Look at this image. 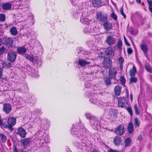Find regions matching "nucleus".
Returning a JSON list of instances; mask_svg holds the SVG:
<instances>
[{"mask_svg": "<svg viewBox=\"0 0 152 152\" xmlns=\"http://www.w3.org/2000/svg\"><path fill=\"white\" fill-rule=\"evenodd\" d=\"M75 0H70V1L73 5H75Z\"/></svg>", "mask_w": 152, "mask_h": 152, "instance_id": "obj_63", "label": "nucleus"}, {"mask_svg": "<svg viewBox=\"0 0 152 152\" xmlns=\"http://www.w3.org/2000/svg\"><path fill=\"white\" fill-rule=\"evenodd\" d=\"M5 49L2 46L0 48V55H1L3 53L5 50Z\"/></svg>", "mask_w": 152, "mask_h": 152, "instance_id": "obj_54", "label": "nucleus"}, {"mask_svg": "<svg viewBox=\"0 0 152 152\" xmlns=\"http://www.w3.org/2000/svg\"><path fill=\"white\" fill-rule=\"evenodd\" d=\"M116 69L115 68H111L109 70L108 76L111 79H115L117 74Z\"/></svg>", "mask_w": 152, "mask_h": 152, "instance_id": "obj_13", "label": "nucleus"}, {"mask_svg": "<svg viewBox=\"0 0 152 152\" xmlns=\"http://www.w3.org/2000/svg\"><path fill=\"white\" fill-rule=\"evenodd\" d=\"M102 25L103 26L104 29L106 31H110L112 29V24L111 23H110L108 20L104 23V24Z\"/></svg>", "mask_w": 152, "mask_h": 152, "instance_id": "obj_15", "label": "nucleus"}, {"mask_svg": "<svg viewBox=\"0 0 152 152\" xmlns=\"http://www.w3.org/2000/svg\"><path fill=\"white\" fill-rule=\"evenodd\" d=\"M15 89L20 92H26L28 91V85L26 83L18 84Z\"/></svg>", "mask_w": 152, "mask_h": 152, "instance_id": "obj_4", "label": "nucleus"}, {"mask_svg": "<svg viewBox=\"0 0 152 152\" xmlns=\"http://www.w3.org/2000/svg\"><path fill=\"white\" fill-rule=\"evenodd\" d=\"M92 100V99H91V101L94 104H96L99 106L102 105L103 106H105L106 105L105 103H104L101 100H98V101H94Z\"/></svg>", "mask_w": 152, "mask_h": 152, "instance_id": "obj_27", "label": "nucleus"}, {"mask_svg": "<svg viewBox=\"0 0 152 152\" xmlns=\"http://www.w3.org/2000/svg\"><path fill=\"white\" fill-rule=\"evenodd\" d=\"M12 43L13 40L10 38L6 39L5 41V43L8 48L12 47Z\"/></svg>", "mask_w": 152, "mask_h": 152, "instance_id": "obj_31", "label": "nucleus"}, {"mask_svg": "<svg viewBox=\"0 0 152 152\" xmlns=\"http://www.w3.org/2000/svg\"><path fill=\"white\" fill-rule=\"evenodd\" d=\"M105 42L108 45L112 46L115 43V39L113 36L108 35L106 37Z\"/></svg>", "mask_w": 152, "mask_h": 152, "instance_id": "obj_8", "label": "nucleus"}, {"mask_svg": "<svg viewBox=\"0 0 152 152\" xmlns=\"http://www.w3.org/2000/svg\"><path fill=\"white\" fill-rule=\"evenodd\" d=\"M82 126H83L84 128H86L83 125H82L80 126V129H79L78 130L77 129L78 128L77 124H74L71 129V133L73 135H77L78 137V135H80V134L81 135H82V134H84V133H85V130H83V129H81L80 127Z\"/></svg>", "mask_w": 152, "mask_h": 152, "instance_id": "obj_2", "label": "nucleus"}, {"mask_svg": "<svg viewBox=\"0 0 152 152\" xmlns=\"http://www.w3.org/2000/svg\"><path fill=\"white\" fill-rule=\"evenodd\" d=\"M121 14L123 16L124 18L125 19L126 18V15L124 13L123 11V9L122 7L120 10Z\"/></svg>", "mask_w": 152, "mask_h": 152, "instance_id": "obj_55", "label": "nucleus"}, {"mask_svg": "<svg viewBox=\"0 0 152 152\" xmlns=\"http://www.w3.org/2000/svg\"><path fill=\"white\" fill-rule=\"evenodd\" d=\"M43 137L42 138H40V142L42 143H47L48 142V140H46L45 138H44V137H45V135H43Z\"/></svg>", "mask_w": 152, "mask_h": 152, "instance_id": "obj_49", "label": "nucleus"}, {"mask_svg": "<svg viewBox=\"0 0 152 152\" xmlns=\"http://www.w3.org/2000/svg\"><path fill=\"white\" fill-rule=\"evenodd\" d=\"M81 129L85 130V133L84 134H82V135L80 134L78 135L79 139L76 141L74 142V144L75 146L78 149H84L87 145V138L86 136L88 134L89 131L86 128H84L83 126H81Z\"/></svg>", "mask_w": 152, "mask_h": 152, "instance_id": "obj_1", "label": "nucleus"}, {"mask_svg": "<svg viewBox=\"0 0 152 152\" xmlns=\"http://www.w3.org/2000/svg\"><path fill=\"white\" fill-rule=\"evenodd\" d=\"M138 81V79L134 76L132 77L129 80V83L131 84L132 83H136Z\"/></svg>", "mask_w": 152, "mask_h": 152, "instance_id": "obj_35", "label": "nucleus"}, {"mask_svg": "<svg viewBox=\"0 0 152 152\" xmlns=\"http://www.w3.org/2000/svg\"><path fill=\"white\" fill-rule=\"evenodd\" d=\"M7 122L8 125L6 124L5 127L10 130H12V127L15 125L16 123V118L12 117H10L7 119Z\"/></svg>", "mask_w": 152, "mask_h": 152, "instance_id": "obj_3", "label": "nucleus"}, {"mask_svg": "<svg viewBox=\"0 0 152 152\" xmlns=\"http://www.w3.org/2000/svg\"><path fill=\"white\" fill-rule=\"evenodd\" d=\"M26 132L25 130L21 128H19L18 129V134L21 137H24L26 136Z\"/></svg>", "mask_w": 152, "mask_h": 152, "instance_id": "obj_23", "label": "nucleus"}, {"mask_svg": "<svg viewBox=\"0 0 152 152\" xmlns=\"http://www.w3.org/2000/svg\"><path fill=\"white\" fill-rule=\"evenodd\" d=\"M77 63L78 64L81 66H85L90 64V62L87 61L81 58L79 59Z\"/></svg>", "mask_w": 152, "mask_h": 152, "instance_id": "obj_20", "label": "nucleus"}, {"mask_svg": "<svg viewBox=\"0 0 152 152\" xmlns=\"http://www.w3.org/2000/svg\"><path fill=\"white\" fill-rule=\"evenodd\" d=\"M118 62L120 64H123L124 61V60L123 57H120L118 59Z\"/></svg>", "mask_w": 152, "mask_h": 152, "instance_id": "obj_56", "label": "nucleus"}, {"mask_svg": "<svg viewBox=\"0 0 152 152\" xmlns=\"http://www.w3.org/2000/svg\"><path fill=\"white\" fill-rule=\"evenodd\" d=\"M13 152H18V150L16 147H15L13 150Z\"/></svg>", "mask_w": 152, "mask_h": 152, "instance_id": "obj_64", "label": "nucleus"}, {"mask_svg": "<svg viewBox=\"0 0 152 152\" xmlns=\"http://www.w3.org/2000/svg\"><path fill=\"white\" fill-rule=\"evenodd\" d=\"M83 31L85 33L93 32V30L91 29V27L89 26L83 29Z\"/></svg>", "mask_w": 152, "mask_h": 152, "instance_id": "obj_40", "label": "nucleus"}, {"mask_svg": "<svg viewBox=\"0 0 152 152\" xmlns=\"http://www.w3.org/2000/svg\"><path fill=\"white\" fill-rule=\"evenodd\" d=\"M96 15L97 20L100 22L101 25L103 24L104 22H106L108 20H107V15H102L101 12L97 13Z\"/></svg>", "mask_w": 152, "mask_h": 152, "instance_id": "obj_5", "label": "nucleus"}, {"mask_svg": "<svg viewBox=\"0 0 152 152\" xmlns=\"http://www.w3.org/2000/svg\"><path fill=\"white\" fill-rule=\"evenodd\" d=\"M148 4L149 5V7H152V1H151L147 0Z\"/></svg>", "mask_w": 152, "mask_h": 152, "instance_id": "obj_60", "label": "nucleus"}, {"mask_svg": "<svg viewBox=\"0 0 152 152\" xmlns=\"http://www.w3.org/2000/svg\"><path fill=\"white\" fill-rule=\"evenodd\" d=\"M131 143V140L130 138H127L125 140V146L127 147L130 146Z\"/></svg>", "mask_w": 152, "mask_h": 152, "instance_id": "obj_34", "label": "nucleus"}, {"mask_svg": "<svg viewBox=\"0 0 152 152\" xmlns=\"http://www.w3.org/2000/svg\"><path fill=\"white\" fill-rule=\"evenodd\" d=\"M124 39L126 45L128 46H129L130 45V44L127 42L126 38L124 36Z\"/></svg>", "mask_w": 152, "mask_h": 152, "instance_id": "obj_59", "label": "nucleus"}, {"mask_svg": "<svg viewBox=\"0 0 152 152\" xmlns=\"http://www.w3.org/2000/svg\"><path fill=\"white\" fill-rule=\"evenodd\" d=\"M111 17L113 19L115 20H116L117 19V17L115 14L114 12H113L111 15Z\"/></svg>", "mask_w": 152, "mask_h": 152, "instance_id": "obj_53", "label": "nucleus"}, {"mask_svg": "<svg viewBox=\"0 0 152 152\" xmlns=\"http://www.w3.org/2000/svg\"><path fill=\"white\" fill-rule=\"evenodd\" d=\"M16 53L15 52L12 51L8 53L7 56V60L11 62H13L16 59Z\"/></svg>", "mask_w": 152, "mask_h": 152, "instance_id": "obj_9", "label": "nucleus"}, {"mask_svg": "<svg viewBox=\"0 0 152 152\" xmlns=\"http://www.w3.org/2000/svg\"><path fill=\"white\" fill-rule=\"evenodd\" d=\"M111 79L110 77L104 78V83L106 86H109L111 84Z\"/></svg>", "mask_w": 152, "mask_h": 152, "instance_id": "obj_36", "label": "nucleus"}, {"mask_svg": "<svg viewBox=\"0 0 152 152\" xmlns=\"http://www.w3.org/2000/svg\"><path fill=\"white\" fill-rule=\"evenodd\" d=\"M5 20V17L4 15L1 14H0V21L4 22Z\"/></svg>", "mask_w": 152, "mask_h": 152, "instance_id": "obj_48", "label": "nucleus"}, {"mask_svg": "<svg viewBox=\"0 0 152 152\" xmlns=\"http://www.w3.org/2000/svg\"><path fill=\"white\" fill-rule=\"evenodd\" d=\"M12 5L10 2L4 3L2 5V9L4 10H8L11 9Z\"/></svg>", "mask_w": 152, "mask_h": 152, "instance_id": "obj_25", "label": "nucleus"}, {"mask_svg": "<svg viewBox=\"0 0 152 152\" xmlns=\"http://www.w3.org/2000/svg\"><path fill=\"white\" fill-rule=\"evenodd\" d=\"M127 130L129 134H132L134 131V126L132 123H129L127 127Z\"/></svg>", "mask_w": 152, "mask_h": 152, "instance_id": "obj_30", "label": "nucleus"}, {"mask_svg": "<svg viewBox=\"0 0 152 152\" xmlns=\"http://www.w3.org/2000/svg\"><path fill=\"white\" fill-rule=\"evenodd\" d=\"M13 4H15L17 5V6H20L21 5L23 6V7H25V8H26L27 9H28V8H27V7H28V5L26 4H25L24 3H23V4H21V3L20 1H18V3H15L14 2V1H13Z\"/></svg>", "mask_w": 152, "mask_h": 152, "instance_id": "obj_37", "label": "nucleus"}, {"mask_svg": "<svg viewBox=\"0 0 152 152\" xmlns=\"http://www.w3.org/2000/svg\"><path fill=\"white\" fill-rule=\"evenodd\" d=\"M3 108L2 110L6 113L8 114L10 112L12 107L10 104L8 103H4L3 105Z\"/></svg>", "mask_w": 152, "mask_h": 152, "instance_id": "obj_14", "label": "nucleus"}, {"mask_svg": "<svg viewBox=\"0 0 152 152\" xmlns=\"http://www.w3.org/2000/svg\"><path fill=\"white\" fill-rule=\"evenodd\" d=\"M106 54L110 57H113L114 55V52L113 49L111 47L107 48L105 51Z\"/></svg>", "mask_w": 152, "mask_h": 152, "instance_id": "obj_19", "label": "nucleus"}, {"mask_svg": "<svg viewBox=\"0 0 152 152\" xmlns=\"http://www.w3.org/2000/svg\"><path fill=\"white\" fill-rule=\"evenodd\" d=\"M22 101V98L20 96H17L15 98V102L17 104H21Z\"/></svg>", "mask_w": 152, "mask_h": 152, "instance_id": "obj_39", "label": "nucleus"}, {"mask_svg": "<svg viewBox=\"0 0 152 152\" xmlns=\"http://www.w3.org/2000/svg\"><path fill=\"white\" fill-rule=\"evenodd\" d=\"M128 112L129 113L131 116H132L133 115L132 111V108L131 107H129L128 108H126Z\"/></svg>", "mask_w": 152, "mask_h": 152, "instance_id": "obj_50", "label": "nucleus"}, {"mask_svg": "<svg viewBox=\"0 0 152 152\" xmlns=\"http://www.w3.org/2000/svg\"><path fill=\"white\" fill-rule=\"evenodd\" d=\"M11 34L13 36L16 35L18 33L16 28L15 26L12 27L10 29Z\"/></svg>", "mask_w": 152, "mask_h": 152, "instance_id": "obj_29", "label": "nucleus"}, {"mask_svg": "<svg viewBox=\"0 0 152 152\" xmlns=\"http://www.w3.org/2000/svg\"><path fill=\"white\" fill-rule=\"evenodd\" d=\"M10 63H7L6 62H3L2 63V65L5 68H10Z\"/></svg>", "mask_w": 152, "mask_h": 152, "instance_id": "obj_43", "label": "nucleus"}, {"mask_svg": "<svg viewBox=\"0 0 152 152\" xmlns=\"http://www.w3.org/2000/svg\"><path fill=\"white\" fill-rule=\"evenodd\" d=\"M140 124V121H139L137 118H136L134 119V124L135 127H138Z\"/></svg>", "mask_w": 152, "mask_h": 152, "instance_id": "obj_42", "label": "nucleus"}, {"mask_svg": "<svg viewBox=\"0 0 152 152\" xmlns=\"http://www.w3.org/2000/svg\"><path fill=\"white\" fill-rule=\"evenodd\" d=\"M104 66L107 68H110L112 66V61L108 58H105L103 61Z\"/></svg>", "mask_w": 152, "mask_h": 152, "instance_id": "obj_12", "label": "nucleus"}, {"mask_svg": "<svg viewBox=\"0 0 152 152\" xmlns=\"http://www.w3.org/2000/svg\"><path fill=\"white\" fill-rule=\"evenodd\" d=\"M134 108L136 114L137 115H140V112L138 111L137 104H134Z\"/></svg>", "mask_w": 152, "mask_h": 152, "instance_id": "obj_46", "label": "nucleus"}, {"mask_svg": "<svg viewBox=\"0 0 152 152\" xmlns=\"http://www.w3.org/2000/svg\"><path fill=\"white\" fill-rule=\"evenodd\" d=\"M21 144L24 147L28 146L30 143V139L29 138H26L22 139L20 141Z\"/></svg>", "mask_w": 152, "mask_h": 152, "instance_id": "obj_21", "label": "nucleus"}, {"mask_svg": "<svg viewBox=\"0 0 152 152\" xmlns=\"http://www.w3.org/2000/svg\"><path fill=\"white\" fill-rule=\"evenodd\" d=\"M137 72L136 68L134 65H133L132 68L129 71L130 75L132 76H134Z\"/></svg>", "mask_w": 152, "mask_h": 152, "instance_id": "obj_33", "label": "nucleus"}, {"mask_svg": "<svg viewBox=\"0 0 152 152\" xmlns=\"http://www.w3.org/2000/svg\"><path fill=\"white\" fill-rule=\"evenodd\" d=\"M85 87L86 88H89L91 86V84L89 81H87L85 84Z\"/></svg>", "mask_w": 152, "mask_h": 152, "instance_id": "obj_57", "label": "nucleus"}, {"mask_svg": "<svg viewBox=\"0 0 152 152\" xmlns=\"http://www.w3.org/2000/svg\"><path fill=\"white\" fill-rule=\"evenodd\" d=\"M115 132L118 135H122L125 132V129L123 125H119L114 129Z\"/></svg>", "mask_w": 152, "mask_h": 152, "instance_id": "obj_7", "label": "nucleus"}, {"mask_svg": "<svg viewBox=\"0 0 152 152\" xmlns=\"http://www.w3.org/2000/svg\"><path fill=\"white\" fill-rule=\"evenodd\" d=\"M122 42L121 39L119 40L117 42V47L119 49L120 51H121L122 50Z\"/></svg>", "mask_w": 152, "mask_h": 152, "instance_id": "obj_38", "label": "nucleus"}, {"mask_svg": "<svg viewBox=\"0 0 152 152\" xmlns=\"http://www.w3.org/2000/svg\"><path fill=\"white\" fill-rule=\"evenodd\" d=\"M137 140H139L140 141H141L142 140V136L141 135H139L138 137H137Z\"/></svg>", "mask_w": 152, "mask_h": 152, "instance_id": "obj_62", "label": "nucleus"}, {"mask_svg": "<svg viewBox=\"0 0 152 152\" xmlns=\"http://www.w3.org/2000/svg\"><path fill=\"white\" fill-rule=\"evenodd\" d=\"M16 1H14V2L18 3V1H20L21 4H23V3H24L25 4H26L27 2L29 0H16Z\"/></svg>", "mask_w": 152, "mask_h": 152, "instance_id": "obj_47", "label": "nucleus"}, {"mask_svg": "<svg viewBox=\"0 0 152 152\" xmlns=\"http://www.w3.org/2000/svg\"><path fill=\"white\" fill-rule=\"evenodd\" d=\"M27 72L30 75L34 77H38V72L35 69L32 68L30 66H28Z\"/></svg>", "mask_w": 152, "mask_h": 152, "instance_id": "obj_11", "label": "nucleus"}, {"mask_svg": "<svg viewBox=\"0 0 152 152\" xmlns=\"http://www.w3.org/2000/svg\"><path fill=\"white\" fill-rule=\"evenodd\" d=\"M80 21L84 24L88 25L90 24V20L88 19V17L85 16L84 14L82 15L80 19Z\"/></svg>", "mask_w": 152, "mask_h": 152, "instance_id": "obj_16", "label": "nucleus"}, {"mask_svg": "<svg viewBox=\"0 0 152 152\" xmlns=\"http://www.w3.org/2000/svg\"><path fill=\"white\" fill-rule=\"evenodd\" d=\"M85 115L86 118L90 120V121L92 118H95L93 117L91 114L88 113H86Z\"/></svg>", "mask_w": 152, "mask_h": 152, "instance_id": "obj_44", "label": "nucleus"}, {"mask_svg": "<svg viewBox=\"0 0 152 152\" xmlns=\"http://www.w3.org/2000/svg\"><path fill=\"white\" fill-rule=\"evenodd\" d=\"M102 0H92V4L94 7H97L102 5Z\"/></svg>", "mask_w": 152, "mask_h": 152, "instance_id": "obj_22", "label": "nucleus"}, {"mask_svg": "<svg viewBox=\"0 0 152 152\" xmlns=\"http://www.w3.org/2000/svg\"><path fill=\"white\" fill-rule=\"evenodd\" d=\"M145 67L146 70L148 72L150 73H152V69L151 66L148 65H145Z\"/></svg>", "mask_w": 152, "mask_h": 152, "instance_id": "obj_45", "label": "nucleus"}, {"mask_svg": "<svg viewBox=\"0 0 152 152\" xmlns=\"http://www.w3.org/2000/svg\"><path fill=\"white\" fill-rule=\"evenodd\" d=\"M26 58L31 61H33L34 60V58L33 56L29 55L27 56Z\"/></svg>", "mask_w": 152, "mask_h": 152, "instance_id": "obj_51", "label": "nucleus"}, {"mask_svg": "<svg viewBox=\"0 0 152 152\" xmlns=\"http://www.w3.org/2000/svg\"><path fill=\"white\" fill-rule=\"evenodd\" d=\"M121 87L118 85L116 86L115 88V92L116 96H119L121 92Z\"/></svg>", "mask_w": 152, "mask_h": 152, "instance_id": "obj_26", "label": "nucleus"}, {"mask_svg": "<svg viewBox=\"0 0 152 152\" xmlns=\"http://www.w3.org/2000/svg\"><path fill=\"white\" fill-rule=\"evenodd\" d=\"M118 106L120 107H125L126 105L127 102L124 97H120L118 98Z\"/></svg>", "mask_w": 152, "mask_h": 152, "instance_id": "obj_10", "label": "nucleus"}, {"mask_svg": "<svg viewBox=\"0 0 152 152\" xmlns=\"http://www.w3.org/2000/svg\"><path fill=\"white\" fill-rule=\"evenodd\" d=\"M121 141V138L118 136H117L114 140V143L115 145H118L120 144Z\"/></svg>", "mask_w": 152, "mask_h": 152, "instance_id": "obj_28", "label": "nucleus"}, {"mask_svg": "<svg viewBox=\"0 0 152 152\" xmlns=\"http://www.w3.org/2000/svg\"><path fill=\"white\" fill-rule=\"evenodd\" d=\"M127 52L129 54H131L133 52V51L132 48H128L127 49Z\"/></svg>", "mask_w": 152, "mask_h": 152, "instance_id": "obj_58", "label": "nucleus"}, {"mask_svg": "<svg viewBox=\"0 0 152 152\" xmlns=\"http://www.w3.org/2000/svg\"><path fill=\"white\" fill-rule=\"evenodd\" d=\"M118 111L117 110L112 109L109 112L108 115L110 117L113 118H117Z\"/></svg>", "mask_w": 152, "mask_h": 152, "instance_id": "obj_17", "label": "nucleus"}, {"mask_svg": "<svg viewBox=\"0 0 152 152\" xmlns=\"http://www.w3.org/2000/svg\"><path fill=\"white\" fill-rule=\"evenodd\" d=\"M108 152H119L117 151H115L112 149H110L108 151Z\"/></svg>", "mask_w": 152, "mask_h": 152, "instance_id": "obj_61", "label": "nucleus"}, {"mask_svg": "<svg viewBox=\"0 0 152 152\" xmlns=\"http://www.w3.org/2000/svg\"><path fill=\"white\" fill-rule=\"evenodd\" d=\"M120 80L122 84H124L126 80L125 78L123 76H121L120 77Z\"/></svg>", "mask_w": 152, "mask_h": 152, "instance_id": "obj_52", "label": "nucleus"}, {"mask_svg": "<svg viewBox=\"0 0 152 152\" xmlns=\"http://www.w3.org/2000/svg\"><path fill=\"white\" fill-rule=\"evenodd\" d=\"M91 95V97L90 99V101L91 102V103L94 104L93 103L91 102V99H92L94 101H98V100H97V99L96 98V95L94 94H91L90 91H88L86 92V96L87 97H89V96H90Z\"/></svg>", "mask_w": 152, "mask_h": 152, "instance_id": "obj_18", "label": "nucleus"}, {"mask_svg": "<svg viewBox=\"0 0 152 152\" xmlns=\"http://www.w3.org/2000/svg\"><path fill=\"white\" fill-rule=\"evenodd\" d=\"M0 137L2 142L3 143H5L7 140V137L6 136L3 134L0 133Z\"/></svg>", "mask_w": 152, "mask_h": 152, "instance_id": "obj_41", "label": "nucleus"}, {"mask_svg": "<svg viewBox=\"0 0 152 152\" xmlns=\"http://www.w3.org/2000/svg\"><path fill=\"white\" fill-rule=\"evenodd\" d=\"M90 124L94 129H98L100 127V122L96 118H92L90 121Z\"/></svg>", "mask_w": 152, "mask_h": 152, "instance_id": "obj_6", "label": "nucleus"}, {"mask_svg": "<svg viewBox=\"0 0 152 152\" xmlns=\"http://www.w3.org/2000/svg\"><path fill=\"white\" fill-rule=\"evenodd\" d=\"M141 48L144 54H146L147 53L148 50V48L147 47V45L144 43H142L141 45Z\"/></svg>", "mask_w": 152, "mask_h": 152, "instance_id": "obj_32", "label": "nucleus"}, {"mask_svg": "<svg viewBox=\"0 0 152 152\" xmlns=\"http://www.w3.org/2000/svg\"><path fill=\"white\" fill-rule=\"evenodd\" d=\"M27 51L26 49L24 47H18L17 52L19 54H23L25 53Z\"/></svg>", "mask_w": 152, "mask_h": 152, "instance_id": "obj_24", "label": "nucleus"}]
</instances>
